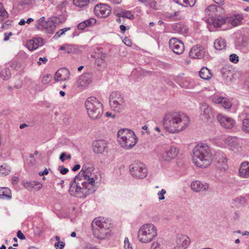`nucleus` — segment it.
I'll list each match as a JSON object with an SVG mask.
<instances>
[{"label": "nucleus", "mask_w": 249, "mask_h": 249, "mask_svg": "<svg viewBox=\"0 0 249 249\" xmlns=\"http://www.w3.org/2000/svg\"><path fill=\"white\" fill-rule=\"evenodd\" d=\"M196 0H183L185 6H190L192 7L195 4Z\"/></svg>", "instance_id": "8fccbe9b"}, {"label": "nucleus", "mask_w": 249, "mask_h": 249, "mask_svg": "<svg viewBox=\"0 0 249 249\" xmlns=\"http://www.w3.org/2000/svg\"><path fill=\"white\" fill-rule=\"evenodd\" d=\"M26 46L30 51H34L39 47L38 41L37 40H35L34 38L33 39L28 40L27 42Z\"/></svg>", "instance_id": "72a5a7b5"}, {"label": "nucleus", "mask_w": 249, "mask_h": 249, "mask_svg": "<svg viewBox=\"0 0 249 249\" xmlns=\"http://www.w3.org/2000/svg\"><path fill=\"white\" fill-rule=\"evenodd\" d=\"M93 170V167L89 164L82 166L80 172L70 183L69 193L71 196L85 198L95 192V180L91 174Z\"/></svg>", "instance_id": "f257e3e1"}, {"label": "nucleus", "mask_w": 249, "mask_h": 249, "mask_svg": "<svg viewBox=\"0 0 249 249\" xmlns=\"http://www.w3.org/2000/svg\"><path fill=\"white\" fill-rule=\"evenodd\" d=\"M221 73L224 79L231 80L233 77V71L231 67H224L221 70Z\"/></svg>", "instance_id": "a878e982"}, {"label": "nucleus", "mask_w": 249, "mask_h": 249, "mask_svg": "<svg viewBox=\"0 0 249 249\" xmlns=\"http://www.w3.org/2000/svg\"><path fill=\"white\" fill-rule=\"evenodd\" d=\"M239 118L241 120H243L242 126V130L245 132H249V120L247 112H243L239 115Z\"/></svg>", "instance_id": "b1692460"}, {"label": "nucleus", "mask_w": 249, "mask_h": 249, "mask_svg": "<svg viewBox=\"0 0 249 249\" xmlns=\"http://www.w3.org/2000/svg\"><path fill=\"white\" fill-rule=\"evenodd\" d=\"M161 157L163 160L166 161L175 158L178 153V149L176 147L166 144L161 146Z\"/></svg>", "instance_id": "9b49d317"}, {"label": "nucleus", "mask_w": 249, "mask_h": 249, "mask_svg": "<svg viewBox=\"0 0 249 249\" xmlns=\"http://www.w3.org/2000/svg\"><path fill=\"white\" fill-rule=\"evenodd\" d=\"M86 249H98L96 248L95 247L93 246L90 244H87L86 247Z\"/></svg>", "instance_id": "69168bd1"}, {"label": "nucleus", "mask_w": 249, "mask_h": 249, "mask_svg": "<svg viewBox=\"0 0 249 249\" xmlns=\"http://www.w3.org/2000/svg\"><path fill=\"white\" fill-rule=\"evenodd\" d=\"M216 144L220 147H226L228 145L231 148L234 149H237L239 145L237 138L232 136L221 137L217 140Z\"/></svg>", "instance_id": "f8f14e48"}, {"label": "nucleus", "mask_w": 249, "mask_h": 249, "mask_svg": "<svg viewBox=\"0 0 249 249\" xmlns=\"http://www.w3.org/2000/svg\"><path fill=\"white\" fill-rule=\"evenodd\" d=\"M80 168V165L79 164H76L72 168V170L73 171H76L78 170Z\"/></svg>", "instance_id": "774afa93"}, {"label": "nucleus", "mask_w": 249, "mask_h": 249, "mask_svg": "<svg viewBox=\"0 0 249 249\" xmlns=\"http://www.w3.org/2000/svg\"><path fill=\"white\" fill-rule=\"evenodd\" d=\"M174 29L176 31L181 34H186L188 32L187 28L180 23H177L174 26Z\"/></svg>", "instance_id": "4c0bfd02"}, {"label": "nucleus", "mask_w": 249, "mask_h": 249, "mask_svg": "<svg viewBox=\"0 0 249 249\" xmlns=\"http://www.w3.org/2000/svg\"><path fill=\"white\" fill-rule=\"evenodd\" d=\"M35 40H37L38 41V46H43L45 42V40L41 37L35 38Z\"/></svg>", "instance_id": "4d7b16f0"}, {"label": "nucleus", "mask_w": 249, "mask_h": 249, "mask_svg": "<svg viewBox=\"0 0 249 249\" xmlns=\"http://www.w3.org/2000/svg\"><path fill=\"white\" fill-rule=\"evenodd\" d=\"M109 104L112 110L120 113L125 109L126 104L124 96L119 92H112L109 98Z\"/></svg>", "instance_id": "0eeeda50"}, {"label": "nucleus", "mask_w": 249, "mask_h": 249, "mask_svg": "<svg viewBox=\"0 0 249 249\" xmlns=\"http://www.w3.org/2000/svg\"><path fill=\"white\" fill-rule=\"evenodd\" d=\"M200 77L204 80H209L212 76V74L210 70L205 67H203L199 71Z\"/></svg>", "instance_id": "c756f323"}, {"label": "nucleus", "mask_w": 249, "mask_h": 249, "mask_svg": "<svg viewBox=\"0 0 249 249\" xmlns=\"http://www.w3.org/2000/svg\"><path fill=\"white\" fill-rule=\"evenodd\" d=\"M55 238L57 240V242L55 243L54 247L56 249H58V245L59 243H60V237L58 236H55Z\"/></svg>", "instance_id": "e2e57ef3"}, {"label": "nucleus", "mask_w": 249, "mask_h": 249, "mask_svg": "<svg viewBox=\"0 0 249 249\" xmlns=\"http://www.w3.org/2000/svg\"><path fill=\"white\" fill-rule=\"evenodd\" d=\"M140 2L144 4L145 6L152 8L157 9V2L155 0H137Z\"/></svg>", "instance_id": "f704fd0d"}, {"label": "nucleus", "mask_w": 249, "mask_h": 249, "mask_svg": "<svg viewBox=\"0 0 249 249\" xmlns=\"http://www.w3.org/2000/svg\"><path fill=\"white\" fill-rule=\"evenodd\" d=\"M212 156V151L206 144H198L193 149V160L198 167L206 168L210 165Z\"/></svg>", "instance_id": "7ed1b4c3"}, {"label": "nucleus", "mask_w": 249, "mask_h": 249, "mask_svg": "<svg viewBox=\"0 0 249 249\" xmlns=\"http://www.w3.org/2000/svg\"><path fill=\"white\" fill-rule=\"evenodd\" d=\"M234 202L238 204L239 206L243 205L246 202L245 197L243 196H239L233 199Z\"/></svg>", "instance_id": "79ce46f5"}, {"label": "nucleus", "mask_w": 249, "mask_h": 249, "mask_svg": "<svg viewBox=\"0 0 249 249\" xmlns=\"http://www.w3.org/2000/svg\"><path fill=\"white\" fill-rule=\"evenodd\" d=\"M230 61L234 64L237 63L239 61L238 56L235 53L231 54L229 56Z\"/></svg>", "instance_id": "a18cd8bd"}, {"label": "nucleus", "mask_w": 249, "mask_h": 249, "mask_svg": "<svg viewBox=\"0 0 249 249\" xmlns=\"http://www.w3.org/2000/svg\"><path fill=\"white\" fill-rule=\"evenodd\" d=\"M226 46V41L222 38L216 39L214 42V47L217 50L224 49Z\"/></svg>", "instance_id": "7c9ffc66"}, {"label": "nucleus", "mask_w": 249, "mask_h": 249, "mask_svg": "<svg viewBox=\"0 0 249 249\" xmlns=\"http://www.w3.org/2000/svg\"><path fill=\"white\" fill-rule=\"evenodd\" d=\"M160 247V244L157 241H155L151 245V249H157Z\"/></svg>", "instance_id": "bf43d9fd"}, {"label": "nucleus", "mask_w": 249, "mask_h": 249, "mask_svg": "<svg viewBox=\"0 0 249 249\" xmlns=\"http://www.w3.org/2000/svg\"><path fill=\"white\" fill-rule=\"evenodd\" d=\"M166 194V191L164 189H162L160 192L158 193L159 196V199L161 200L164 199L165 197L164 195Z\"/></svg>", "instance_id": "3c124183"}, {"label": "nucleus", "mask_w": 249, "mask_h": 249, "mask_svg": "<svg viewBox=\"0 0 249 249\" xmlns=\"http://www.w3.org/2000/svg\"><path fill=\"white\" fill-rule=\"evenodd\" d=\"M215 166L216 168H221L220 166L219 163L220 162H222L223 163V161L227 162V159L226 158V154L221 151L216 152L215 154Z\"/></svg>", "instance_id": "bb28decb"}, {"label": "nucleus", "mask_w": 249, "mask_h": 249, "mask_svg": "<svg viewBox=\"0 0 249 249\" xmlns=\"http://www.w3.org/2000/svg\"><path fill=\"white\" fill-rule=\"evenodd\" d=\"M134 135L135 134L133 131L127 129H123L120 130L117 133L118 140L127 139L128 135Z\"/></svg>", "instance_id": "cd10ccee"}, {"label": "nucleus", "mask_w": 249, "mask_h": 249, "mask_svg": "<svg viewBox=\"0 0 249 249\" xmlns=\"http://www.w3.org/2000/svg\"><path fill=\"white\" fill-rule=\"evenodd\" d=\"M86 27H87V26L85 22L84 21L79 23L77 25V28L79 30H84Z\"/></svg>", "instance_id": "13d9d810"}, {"label": "nucleus", "mask_w": 249, "mask_h": 249, "mask_svg": "<svg viewBox=\"0 0 249 249\" xmlns=\"http://www.w3.org/2000/svg\"><path fill=\"white\" fill-rule=\"evenodd\" d=\"M66 153L65 152H63L61 154L59 159L62 161H64L65 160V157L66 156Z\"/></svg>", "instance_id": "0e129e2a"}, {"label": "nucleus", "mask_w": 249, "mask_h": 249, "mask_svg": "<svg viewBox=\"0 0 249 249\" xmlns=\"http://www.w3.org/2000/svg\"><path fill=\"white\" fill-rule=\"evenodd\" d=\"M242 18L243 17L241 15H236L234 18H230L229 20L232 26H236L240 24Z\"/></svg>", "instance_id": "e433bc0d"}, {"label": "nucleus", "mask_w": 249, "mask_h": 249, "mask_svg": "<svg viewBox=\"0 0 249 249\" xmlns=\"http://www.w3.org/2000/svg\"><path fill=\"white\" fill-rule=\"evenodd\" d=\"M157 227L152 224H144L139 229L138 232V239L142 243H150L157 236Z\"/></svg>", "instance_id": "423d86ee"}, {"label": "nucleus", "mask_w": 249, "mask_h": 249, "mask_svg": "<svg viewBox=\"0 0 249 249\" xmlns=\"http://www.w3.org/2000/svg\"><path fill=\"white\" fill-rule=\"evenodd\" d=\"M190 239L186 235L178 234L173 239V249H186L190 243Z\"/></svg>", "instance_id": "9d476101"}, {"label": "nucleus", "mask_w": 249, "mask_h": 249, "mask_svg": "<svg viewBox=\"0 0 249 249\" xmlns=\"http://www.w3.org/2000/svg\"><path fill=\"white\" fill-rule=\"evenodd\" d=\"M170 49L176 54H180L183 53L184 50L183 43L176 38H172L169 41Z\"/></svg>", "instance_id": "4468645a"}, {"label": "nucleus", "mask_w": 249, "mask_h": 249, "mask_svg": "<svg viewBox=\"0 0 249 249\" xmlns=\"http://www.w3.org/2000/svg\"><path fill=\"white\" fill-rule=\"evenodd\" d=\"M205 53V50L202 46L196 45L194 46L189 52V56L194 59H201Z\"/></svg>", "instance_id": "dca6fc26"}, {"label": "nucleus", "mask_w": 249, "mask_h": 249, "mask_svg": "<svg viewBox=\"0 0 249 249\" xmlns=\"http://www.w3.org/2000/svg\"><path fill=\"white\" fill-rule=\"evenodd\" d=\"M180 86L185 89H192L194 87L193 82L189 78H184L181 80Z\"/></svg>", "instance_id": "2f4dec72"}, {"label": "nucleus", "mask_w": 249, "mask_h": 249, "mask_svg": "<svg viewBox=\"0 0 249 249\" xmlns=\"http://www.w3.org/2000/svg\"><path fill=\"white\" fill-rule=\"evenodd\" d=\"M189 122V117L185 114L174 112L165 115L163 126L170 133H178L184 130Z\"/></svg>", "instance_id": "f03ea898"}, {"label": "nucleus", "mask_w": 249, "mask_h": 249, "mask_svg": "<svg viewBox=\"0 0 249 249\" xmlns=\"http://www.w3.org/2000/svg\"><path fill=\"white\" fill-rule=\"evenodd\" d=\"M39 61L37 62V64L38 65H40L41 64L40 62V61H41L44 64H45L47 62L48 59L46 57H40L39 58Z\"/></svg>", "instance_id": "680f3d73"}, {"label": "nucleus", "mask_w": 249, "mask_h": 249, "mask_svg": "<svg viewBox=\"0 0 249 249\" xmlns=\"http://www.w3.org/2000/svg\"><path fill=\"white\" fill-rule=\"evenodd\" d=\"M239 174L240 176L243 178L248 177L249 175V162L244 161L241 164Z\"/></svg>", "instance_id": "393cba45"}, {"label": "nucleus", "mask_w": 249, "mask_h": 249, "mask_svg": "<svg viewBox=\"0 0 249 249\" xmlns=\"http://www.w3.org/2000/svg\"><path fill=\"white\" fill-rule=\"evenodd\" d=\"M94 12L96 16L105 18L110 15L111 10L110 7L107 4L100 3L95 6Z\"/></svg>", "instance_id": "ddd939ff"}, {"label": "nucleus", "mask_w": 249, "mask_h": 249, "mask_svg": "<svg viewBox=\"0 0 249 249\" xmlns=\"http://www.w3.org/2000/svg\"><path fill=\"white\" fill-rule=\"evenodd\" d=\"M94 236L99 239L107 238L110 233V223L109 220L104 217L95 218L91 224Z\"/></svg>", "instance_id": "20e7f679"}, {"label": "nucleus", "mask_w": 249, "mask_h": 249, "mask_svg": "<svg viewBox=\"0 0 249 249\" xmlns=\"http://www.w3.org/2000/svg\"><path fill=\"white\" fill-rule=\"evenodd\" d=\"M200 109L201 116L203 119L208 120L213 116V111L211 107L206 103L200 104Z\"/></svg>", "instance_id": "6ab92c4d"}, {"label": "nucleus", "mask_w": 249, "mask_h": 249, "mask_svg": "<svg viewBox=\"0 0 249 249\" xmlns=\"http://www.w3.org/2000/svg\"><path fill=\"white\" fill-rule=\"evenodd\" d=\"M219 164L221 168H216L218 170L221 171H225L228 170L229 167L227 164V162L223 161V163L220 162Z\"/></svg>", "instance_id": "49530a36"}, {"label": "nucleus", "mask_w": 249, "mask_h": 249, "mask_svg": "<svg viewBox=\"0 0 249 249\" xmlns=\"http://www.w3.org/2000/svg\"><path fill=\"white\" fill-rule=\"evenodd\" d=\"M97 0H73V3L75 6L82 8L86 7L89 3H94Z\"/></svg>", "instance_id": "c85d7f7f"}, {"label": "nucleus", "mask_w": 249, "mask_h": 249, "mask_svg": "<svg viewBox=\"0 0 249 249\" xmlns=\"http://www.w3.org/2000/svg\"><path fill=\"white\" fill-rule=\"evenodd\" d=\"M70 74L69 71L66 68H63L56 72L54 79L56 82L65 81L69 79Z\"/></svg>", "instance_id": "aec40b11"}, {"label": "nucleus", "mask_w": 249, "mask_h": 249, "mask_svg": "<svg viewBox=\"0 0 249 249\" xmlns=\"http://www.w3.org/2000/svg\"><path fill=\"white\" fill-rule=\"evenodd\" d=\"M65 244L63 242H60L58 245V249H63L65 247Z\"/></svg>", "instance_id": "338daca9"}, {"label": "nucleus", "mask_w": 249, "mask_h": 249, "mask_svg": "<svg viewBox=\"0 0 249 249\" xmlns=\"http://www.w3.org/2000/svg\"><path fill=\"white\" fill-rule=\"evenodd\" d=\"M10 190L8 188L0 187V198L11 199V196L8 194L9 193H10Z\"/></svg>", "instance_id": "473e14b6"}, {"label": "nucleus", "mask_w": 249, "mask_h": 249, "mask_svg": "<svg viewBox=\"0 0 249 249\" xmlns=\"http://www.w3.org/2000/svg\"><path fill=\"white\" fill-rule=\"evenodd\" d=\"M17 235L18 238L20 239L24 240L26 238L25 235L22 233L20 230L18 231Z\"/></svg>", "instance_id": "6e6d98bb"}, {"label": "nucleus", "mask_w": 249, "mask_h": 249, "mask_svg": "<svg viewBox=\"0 0 249 249\" xmlns=\"http://www.w3.org/2000/svg\"><path fill=\"white\" fill-rule=\"evenodd\" d=\"M91 80L89 73H84L81 75L77 80L78 87H84L90 84Z\"/></svg>", "instance_id": "5701e85b"}, {"label": "nucleus", "mask_w": 249, "mask_h": 249, "mask_svg": "<svg viewBox=\"0 0 249 249\" xmlns=\"http://www.w3.org/2000/svg\"><path fill=\"white\" fill-rule=\"evenodd\" d=\"M84 22H85L87 27H89L94 25L96 22V20L94 18H90L85 20Z\"/></svg>", "instance_id": "c03bdc74"}, {"label": "nucleus", "mask_w": 249, "mask_h": 249, "mask_svg": "<svg viewBox=\"0 0 249 249\" xmlns=\"http://www.w3.org/2000/svg\"><path fill=\"white\" fill-rule=\"evenodd\" d=\"M211 98L214 103L221 104L223 107L226 109H229L231 107V103L227 98L220 96L217 94L213 95Z\"/></svg>", "instance_id": "a211bd4d"}, {"label": "nucleus", "mask_w": 249, "mask_h": 249, "mask_svg": "<svg viewBox=\"0 0 249 249\" xmlns=\"http://www.w3.org/2000/svg\"><path fill=\"white\" fill-rule=\"evenodd\" d=\"M85 105L90 119H98L102 116L103 113V105L96 97H88L85 101Z\"/></svg>", "instance_id": "39448f33"}, {"label": "nucleus", "mask_w": 249, "mask_h": 249, "mask_svg": "<svg viewBox=\"0 0 249 249\" xmlns=\"http://www.w3.org/2000/svg\"><path fill=\"white\" fill-rule=\"evenodd\" d=\"M212 21H213V24L215 27H220L222 24V21L219 20L216 18L212 19Z\"/></svg>", "instance_id": "09e8293b"}, {"label": "nucleus", "mask_w": 249, "mask_h": 249, "mask_svg": "<svg viewBox=\"0 0 249 249\" xmlns=\"http://www.w3.org/2000/svg\"><path fill=\"white\" fill-rule=\"evenodd\" d=\"M217 119L220 125L226 128L231 129L235 124V121L232 118L219 114Z\"/></svg>", "instance_id": "2eb2a0df"}, {"label": "nucleus", "mask_w": 249, "mask_h": 249, "mask_svg": "<svg viewBox=\"0 0 249 249\" xmlns=\"http://www.w3.org/2000/svg\"><path fill=\"white\" fill-rule=\"evenodd\" d=\"M130 175L136 179H143L147 175L146 165L140 161H135L129 165Z\"/></svg>", "instance_id": "6e6552de"}, {"label": "nucleus", "mask_w": 249, "mask_h": 249, "mask_svg": "<svg viewBox=\"0 0 249 249\" xmlns=\"http://www.w3.org/2000/svg\"><path fill=\"white\" fill-rule=\"evenodd\" d=\"M52 79V76L50 74H47L45 75L42 79V83L43 84H46L49 83Z\"/></svg>", "instance_id": "de8ad7c7"}, {"label": "nucleus", "mask_w": 249, "mask_h": 249, "mask_svg": "<svg viewBox=\"0 0 249 249\" xmlns=\"http://www.w3.org/2000/svg\"><path fill=\"white\" fill-rule=\"evenodd\" d=\"M70 29V28H64L63 29H61L59 30L58 31L56 32V33L54 36V38H57L61 36L62 35H63L65 32L69 30Z\"/></svg>", "instance_id": "a19ab883"}, {"label": "nucleus", "mask_w": 249, "mask_h": 249, "mask_svg": "<svg viewBox=\"0 0 249 249\" xmlns=\"http://www.w3.org/2000/svg\"><path fill=\"white\" fill-rule=\"evenodd\" d=\"M118 142L123 148L129 149L136 144L137 138L135 134L134 135H128L127 139H124V140L121 139L118 140Z\"/></svg>", "instance_id": "f3484780"}, {"label": "nucleus", "mask_w": 249, "mask_h": 249, "mask_svg": "<svg viewBox=\"0 0 249 249\" xmlns=\"http://www.w3.org/2000/svg\"><path fill=\"white\" fill-rule=\"evenodd\" d=\"M216 7L215 5H210L206 9V12L210 11L212 12H214L215 11H217Z\"/></svg>", "instance_id": "864d4df0"}, {"label": "nucleus", "mask_w": 249, "mask_h": 249, "mask_svg": "<svg viewBox=\"0 0 249 249\" xmlns=\"http://www.w3.org/2000/svg\"><path fill=\"white\" fill-rule=\"evenodd\" d=\"M55 23L56 22H54L53 20L47 21L44 17H42L37 21L36 27L39 30L53 34L55 29Z\"/></svg>", "instance_id": "1a4fd4ad"}, {"label": "nucleus", "mask_w": 249, "mask_h": 249, "mask_svg": "<svg viewBox=\"0 0 249 249\" xmlns=\"http://www.w3.org/2000/svg\"><path fill=\"white\" fill-rule=\"evenodd\" d=\"M191 188L195 192L208 191L209 189V185L206 183L203 184L198 180H195L191 183Z\"/></svg>", "instance_id": "412c9836"}, {"label": "nucleus", "mask_w": 249, "mask_h": 249, "mask_svg": "<svg viewBox=\"0 0 249 249\" xmlns=\"http://www.w3.org/2000/svg\"><path fill=\"white\" fill-rule=\"evenodd\" d=\"M107 147V143L104 140H97L92 143L93 152L97 154H102Z\"/></svg>", "instance_id": "4be33fe9"}, {"label": "nucleus", "mask_w": 249, "mask_h": 249, "mask_svg": "<svg viewBox=\"0 0 249 249\" xmlns=\"http://www.w3.org/2000/svg\"><path fill=\"white\" fill-rule=\"evenodd\" d=\"M8 17V14L6 10L3 8V5L0 3V21H2L5 18Z\"/></svg>", "instance_id": "58836bf2"}, {"label": "nucleus", "mask_w": 249, "mask_h": 249, "mask_svg": "<svg viewBox=\"0 0 249 249\" xmlns=\"http://www.w3.org/2000/svg\"><path fill=\"white\" fill-rule=\"evenodd\" d=\"M122 14L123 18H126L130 19H132L134 18V15L129 11H124Z\"/></svg>", "instance_id": "37998d69"}, {"label": "nucleus", "mask_w": 249, "mask_h": 249, "mask_svg": "<svg viewBox=\"0 0 249 249\" xmlns=\"http://www.w3.org/2000/svg\"><path fill=\"white\" fill-rule=\"evenodd\" d=\"M11 75V71L8 68H6L3 70L1 71V76L4 80H7L9 79Z\"/></svg>", "instance_id": "ea45409f"}, {"label": "nucleus", "mask_w": 249, "mask_h": 249, "mask_svg": "<svg viewBox=\"0 0 249 249\" xmlns=\"http://www.w3.org/2000/svg\"><path fill=\"white\" fill-rule=\"evenodd\" d=\"M11 66L14 69H18L20 67L19 63L17 61L12 62Z\"/></svg>", "instance_id": "5fc2aeb1"}, {"label": "nucleus", "mask_w": 249, "mask_h": 249, "mask_svg": "<svg viewBox=\"0 0 249 249\" xmlns=\"http://www.w3.org/2000/svg\"><path fill=\"white\" fill-rule=\"evenodd\" d=\"M11 171V167L6 163L0 166V176H5L9 174Z\"/></svg>", "instance_id": "c9c22d12"}, {"label": "nucleus", "mask_w": 249, "mask_h": 249, "mask_svg": "<svg viewBox=\"0 0 249 249\" xmlns=\"http://www.w3.org/2000/svg\"><path fill=\"white\" fill-rule=\"evenodd\" d=\"M58 170L62 175H65L69 172V169L67 168H64L62 166L58 167Z\"/></svg>", "instance_id": "603ef678"}, {"label": "nucleus", "mask_w": 249, "mask_h": 249, "mask_svg": "<svg viewBox=\"0 0 249 249\" xmlns=\"http://www.w3.org/2000/svg\"><path fill=\"white\" fill-rule=\"evenodd\" d=\"M13 35L12 32H10L8 33H5L4 34V41H8L9 39V37Z\"/></svg>", "instance_id": "052dcab7"}]
</instances>
